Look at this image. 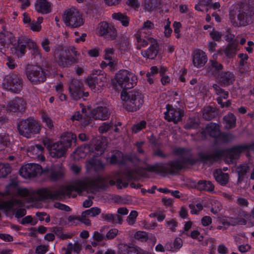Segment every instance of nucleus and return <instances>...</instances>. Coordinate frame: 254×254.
<instances>
[{"label": "nucleus", "mask_w": 254, "mask_h": 254, "mask_svg": "<svg viewBox=\"0 0 254 254\" xmlns=\"http://www.w3.org/2000/svg\"><path fill=\"white\" fill-rule=\"evenodd\" d=\"M108 185L107 180L103 177H99L95 180L88 179L76 180L71 185L61 188L59 190L52 192L49 189L42 188L36 190L32 189L18 187L16 189L17 195L23 197H28L29 201H41L44 199H58L67 196L75 197L76 192L80 194L83 190H86L91 191L93 188L104 189Z\"/></svg>", "instance_id": "1"}, {"label": "nucleus", "mask_w": 254, "mask_h": 254, "mask_svg": "<svg viewBox=\"0 0 254 254\" xmlns=\"http://www.w3.org/2000/svg\"><path fill=\"white\" fill-rule=\"evenodd\" d=\"M174 153L180 157L179 160L171 162L167 165L159 163L145 168L140 167L139 165L142 162L135 156H133L129 159V162L134 164L135 166L132 169H127L125 174L127 179L135 180L140 177H145L146 170L160 174H173L183 167L184 164L188 161L190 155L189 151L184 148H176Z\"/></svg>", "instance_id": "2"}, {"label": "nucleus", "mask_w": 254, "mask_h": 254, "mask_svg": "<svg viewBox=\"0 0 254 254\" xmlns=\"http://www.w3.org/2000/svg\"><path fill=\"white\" fill-rule=\"evenodd\" d=\"M121 98L124 108L128 111L134 112L142 106L143 100L141 94L137 91H123Z\"/></svg>", "instance_id": "3"}, {"label": "nucleus", "mask_w": 254, "mask_h": 254, "mask_svg": "<svg viewBox=\"0 0 254 254\" xmlns=\"http://www.w3.org/2000/svg\"><path fill=\"white\" fill-rule=\"evenodd\" d=\"M137 80V77L134 73L123 69L116 74L113 84L118 89H130L136 84Z\"/></svg>", "instance_id": "4"}, {"label": "nucleus", "mask_w": 254, "mask_h": 254, "mask_svg": "<svg viewBox=\"0 0 254 254\" xmlns=\"http://www.w3.org/2000/svg\"><path fill=\"white\" fill-rule=\"evenodd\" d=\"M251 2L254 4V0H251ZM253 14H254V11H253L252 7L245 4L241 7L238 11L237 20L232 12L230 14V19L235 27L246 26L251 22Z\"/></svg>", "instance_id": "5"}, {"label": "nucleus", "mask_w": 254, "mask_h": 254, "mask_svg": "<svg viewBox=\"0 0 254 254\" xmlns=\"http://www.w3.org/2000/svg\"><path fill=\"white\" fill-rule=\"evenodd\" d=\"M63 20L66 26L71 28H78L84 24L82 14L74 7H71L64 11Z\"/></svg>", "instance_id": "6"}, {"label": "nucleus", "mask_w": 254, "mask_h": 254, "mask_svg": "<svg viewBox=\"0 0 254 254\" xmlns=\"http://www.w3.org/2000/svg\"><path fill=\"white\" fill-rule=\"evenodd\" d=\"M17 128L19 134L26 138H30L32 135L38 133L41 129L38 122L30 118L19 122Z\"/></svg>", "instance_id": "7"}, {"label": "nucleus", "mask_w": 254, "mask_h": 254, "mask_svg": "<svg viewBox=\"0 0 254 254\" xmlns=\"http://www.w3.org/2000/svg\"><path fill=\"white\" fill-rule=\"evenodd\" d=\"M2 87L12 93H18L22 89L23 80L17 74H9L4 77Z\"/></svg>", "instance_id": "8"}, {"label": "nucleus", "mask_w": 254, "mask_h": 254, "mask_svg": "<svg viewBox=\"0 0 254 254\" xmlns=\"http://www.w3.org/2000/svg\"><path fill=\"white\" fill-rule=\"evenodd\" d=\"M69 50L68 48L63 46H58L54 49L53 57L55 62L60 67L70 66L69 60Z\"/></svg>", "instance_id": "9"}, {"label": "nucleus", "mask_w": 254, "mask_h": 254, "mask_svg": "<svg viewBox=\"0 0 254 254\" xmlns=\"http://www.w3.org/2000/svg\"><path fill=\"white\" fill-rule=\"evenodd\" d=\"M154 28V24L149 20L143 23L142 27L140 29L136 35L138 46L146 47L148 45L147 41L148 37H152V30Z\"/></svg>", "instance_id": "10"}, {"label": "nucleus", "mask_w": 254, "mask_h": 254, "mask_svg": "<svg viewBox=\"0 0 254 254\" xmlns=\"http://www.w3.org/2000/svg\"><path fill=\"white\" fill-rule=\"evenodd\" d=\"M202 133L204 134L205 136L208 134L214 138L219 137L223 142H228L234 138V136L232 134L221 133L219 126L213 123L208 124Z\"/></svg>", "instance_id": "11"}, {"label": "nucleus", "mask_w": 254, "mask_h": 254, "mask_svg": "<svg viewBox=\"0 0 254 254\" xmlns=\"http://www.w3.org/2000/svg\"><path fill=\"white\" fill-rule=\"evenodd\" d=\"M43 143L49 151L50 155L53 158H61L64 156L67 149L59 141L53 143L52 140L48 138L43 139Z\"/></svg>", "instance_id": "12"}, {"label": "nucleus", "mask_w": 254, "mask_h": 254, "mask_svg": "<svg viewBox=\"0 0 254 254\" xmlns=\"http://www.w3.org/2000/svg\"><path fill=\"white\" fill-rule=\"evenodd\" d=\"M109 78L107 74L102 73L97 76H90L87 79V84L94 92H100L107 83Z\"/></svg>", "instance_id": "13"}, {"label": "nucleus", "mask_w": 254, "mask_h": 254, "mask_svg": "<svg viewBox=\"0 0 254 254\" xmlns=\"http://www.w3.org/2000/svg\"><path fill=\"white\" fill-rule=\"evenodd\" d=\"M43 172L40 165L37 164H27L21 167L19 174L23 178L28 179L40 176Z\"/></svg>", "instance_id": "14"}, {"label": "nucleus", "mask_w": 254, "mask_h": 254, "mask_svg": "<svg viewBox=\"0 0 254 254\" xmlns=\"http://www.w3.org/2000/svg\"><path fill=\"white\" fill-rule=\"evenodd\" d=\"M69 93L71 98L78 100L82 97L83 85L82 83L76 79H71L68 84Z\"/></svg>", "instance_id": "15"}, {"label": "nucleus", "mask_w": 254, "mask_h": 254, "mask_svg": "<svg viewBox=\"0 0 254 254\" xmlns=\"http://www.w3.org/2000/svg\"><path fill=\"white\" fill-rule=\"evenodd\" d=\"M28 79L31 82L38 83L46 80V75L43 69L40 66H34L26 72Z\"/></svg>", "instance_id": "16"}, {"label": "nucleus", "mask_w": 254, "mask_h": 254, "mask_svg": "<svg viewBox=\"0 0 254 254\" xmlns=\"http://www.w3.org/2000/svg\"><path fill=\"white\" fill-rule=\"evenodd\" d=\"M26 46L29 50H32L37 47L38 45L33 41L26 39L23 37L19 38L17 41L13 44V48L16 52H19L22 55L25 54Z\"/></svg>", "instance_id": "17"}, {"label": "nucleus", "mask_w": 254, "mask_h": 254, "mask_svg": "<svg viewBox=\"0 0 254 254\" xmlns=\"http://www.w3.org/2000/svg\"><path fill=\"white\" fill-rule=\"evenodd\" d=\"M110 112L109 106L102 104L92 110L90 118L95 120H106L109 118Z\"/></svg>", "instance_id": "18"}, {"label": "nucleus", "mask_w": 254, "mask_h": 254, "mask_svg": "<svg viewBox=\"0 0 254 254\" xmlns=\"http://www.w3.org/2000/svg\"><path fill=\"white\" fill-rule=\"evenodd\" d=\"M167 111L164 113L165 119L169 122H173L175 124L180 121L183 116V112L179 109L174 108L170 105L166 106Z\"/></svg>", "instance_id": "19"}, {"label": "nucleus", "mask_w": 254, "mask_h": 254, "mask_svg": "<svg viewBox=\"0 0 254 254\" xmlns=\"http://www.w3.org/2000/svg\"><path fill=\"white\" fill-rule=\"evenodd\" d=\"M45 171L47 172L49 178L53 181L59 180L64 175V169L61 163L53 165Z\"/></svg>", "instance_id": "20"}, {"label": "nucleus", "mask_w": 254, "mask_h": 254, "mask_svg": "<svg viewBox=\"0 0 254 254\" xmlns=\"http://www.w3.org/2000/svg\"><path fill=\"white\" fill-rule=\"evenodd\" d=\"M26 102L22 98L16 97L7 105L8 112H22L26 108Z\"/></svg>", "instance_id": "21"}, {"label": "nucleus", "mask_w": 254, "mask_h": 254, "mask_svg": "<svg viewBox=\"0 0 254 254\" xmlns=\"http://www.w3.org/2000/svg\"><path fill=\"white\" fill-rule=\"evenodd\" d=\"M223 68V66L221 64L216 60H210L204 69L208 76H214L217 78L220 74V72Z\"/></svg>", "instance_id": "22"}, {"label": "nucleus", "mask_w": 254, "mask_h": 254, "mask_svg": "<svg viewBox=\"0 0 254 254\" xmlns=\"http://www.w3.org/2000/svg\"><path fill=\"white\" fill-rule=\"evenodd\" d=\"M147 41L151 45L150 47L146 50L141 52V54L143 57L150 59H154L158 53V43L157 41L152 37H148Z\"/></svg>", "instance_id": "23"}, {"label": "nucleus", "mask_w": 254, "mask_h": 254, "mask_svg": "<svg viewBox=\"0 0 254 254\" xmlns=\"http://www.w3.org/2000/svg\"><path fill=\"white\" fill-rule=\"evenodd\" d=\"M192 64L196 68L203 66L207 61V57L206 54L202 50L196 49L192 54Z\"/></svg>", "instance_id": "24"}, {"label": "nucleus", "mask_w": 254, "mask_h": 254, "mask_svg": "<svg viewBox=\"0 0 254 254\" xmlns=\"http://www.w3.org/2000/svg\"><path fill=\"white\" fill-rule=\"evenodd\" d=\"M216 79L221 85L227 86L234 82L235 76L233 73L228 71L221 72Z\"/></svg>", "instance_id": "25"}, {"label": "nucleus", "mask_w": 254, "mask_h": 254, "mask_svg": "<svg viewBox=\"0 0 254 254\" xmlns=\"http://www.w3.org/2000/svg\"><path fill=\"white\" fill-rule=\"evenodd\" d=\"M35 6L36 10L42 14H47L51 11V4L47 0H37Z\"/></svg>", "instance_id": "26"}, {"label": "nucleus", "mask_w": 254, "mask_h": 254, "mask_svg": "<svg viewBox=\"0 0 254 254\" xmlns=\"http://www.w3.org/2000/svg\"><path fill=\"white\" fill-rule=\"evenodd\" d=\"M76 139V135L71 132H66L64 133L59 141L60 143L64 145V147L67 149L70 147L73 142H75Z\"/></svg>", "instance_id": "27"}, {"label": "nucleus", "mask_w": 254, "mask_h": 254, "mask_svg": "<svg viewBox=\"0 0 254 254\" xmlns=\"http://www.w3.org/2000/svg\"><path fill=\"white\" fill-rule=\"evenodd\" d=\"M249 148L248 145H239L235 146L228 151L227 157L231 160L237 159L240 154Z\"/></svg>", "instance_id": "28"}, {"label": "nucleus", "mask_w": 254, "mask_h": 254, "mask_svg": "<svg viewBox=\"0 0 254 254\" xmlns=\"http://www.w3.org/2000/svg\"><path fill=\"white\" fill-rule=\"evenodd\" d=\"M23 205L22 200L16 198H12L9 200L0 202V209L9 210L14 206H21Z\"/></svg>", "instance_id": "29"}, {"label": "nucleus", "mask_w": 254, "mask_h": 254, "mask_svg": "<svg viewBox=\"0 0 254 254\" xmlns=\"http://www.w3.org/2000/svg\"><path fill=\"white\" fill-rule=\"evenodd\" d=\"M216 181L222 186L226 185L229 182V176L228 173H223L221 170H216L213 173Z\"/></svg>", "instance_id": "30"}, {"label": "nucleus", "mask_w": 254, "mask_h": 254, "mask_svg": "<svg viewBox=\"0 0 254 254\" xmlns=\"http://www.w3.org/2000/svg\"><path fill=\"white\" fill-rule=\"evenodd\" d=\"M95 143L94 148L96 151L95 153L96 155H100L103 152L107 146V140L106 138L101 137L93 141V143Z\"/></svg>", "instance_id": "31"}, {"label": "nucleus", "mask_w": 254, "mask_h": 254, "mask_svg": "<svg viewBox=\"0 0 254 254\" xmlns=\"http://www.w3.org/2000/svg\"><path fill=\"white\" fill-rule=\"evenodd\" d=\"M212 88L215 94L218 96L216 100L218 104H221V101L223 99H226L228 98L229 96V92L225 91L217 84H213Z\"/></svg>", "instance_id": "32"}, {"label": "nucleus", "mask_w": 254, "mask_h": 254, "mask_svg": "<svg viewBox=\"0 0 254 254\" xmlns=\"http://www.w3.org/2000/svg\"><path fill=\"white\" fill-rule=\"evenodd\" d=\"M86 116V109L82 108L81 113L78 111L72 116V120L80 121L83 125H86L89 123V119Z\"/></svg>", "instance_id": "33"}, {"label": "nucleus", "mask_w": 254, "mask_h": 254, "mask_svg": "<svg viewBox=\"0 0 254 254\" xmlns=\"http://www.w3.org/2000/svg\"><path fill=\"white\" fill-rule=\"evenodd\" d=\"M68 49L69 50V60L71 66L72 64L78 63L79 62L81 56L74 47H69Z\"/></svg>", "instance_id": "34"}, {"label": "nucleus", "mask_w": 254, "mask_h": 254, "mask_svg": "<svg viewBox=\"0 0 254 254\" xmlns=\"http://www.w3.org/2000/svg\"><path fill=\"white\" fill-rule=\"evenodd\" d=\"M32 151L35 156L34 157L37 158L40 161H44L45 157L43 154L44 148L41 145L36 144L32 147Z\"/></svg>", "instance_id": "35"}, {"label": "nucleus", "mask_w": 254, "mask_h": 254, "mask_svg": "<svg viewBox=\"0 0 254 254\" xmlns=\"http://www.w3.org/2000/svg\"><path fill=\"white\" fill-rule=\"evenodd\" d=\"M124 157L123 153L119 151H115L112 153L110 158L111 164H120L124 163Z\"/></svg>", "instance_id": "36"}, {"label": "nucleus", "mask_w": 254, "mask_h": 254, "mask_svg": "<svg viewBox=\"0 0 254 254\" xmlns=\"http://www.w3.org/2000/svg\"><path fill=\"white\" fill-rule=\"evenodd\" d=\"M225 127L226 128H232L235 127L236 118L232 113H229L224 117Z\"/></svg>", "instance_id": "37"}, {"label": "nucleus", "mask_w": 254, "mask_h": 254, "mask_svg": "<svg viewBox=\"0 0 254 254\" xmlns=\"http://www.w3.org/2000/svg\"><path fill=\"white\" fill-rule=\"evenodd\" d=\"M112 17L115 20L120 21L122 25L127 27L130 21L129 18L126 14L121 12L114 13Z\"/></svg>", "instance_id": "38"}, {"label": "nucleus", "mask_w": 254, "mask_h": 254, "mask_svg": "<svg viewBox=\"0 0 254 254\" xmlns=\"http://www.w3.org/2000/svg\"><path fill=\"white\" fill-rule=\"evenodd\" d=\"M87 165L96 171L102 170L104 168V164L101 161L97 158H93L87 161Z\"/></svg>", "instance_id": "39"}, {"label": "nucleus", "mask_w": 254, "mask_h": 254, "mask_svg": "<svg viewBox=\"0 0 254 254\" xmlns=\"http://www.w3.org/2000/svg\"><path fill=\"white\" fill-rule=\"evenodd\" d=\"M17 188V182L16 180H12L6 188L5 191L1 193V196L13 195Z\"/></svg>", "instance_id": "40"}, {"label": "nucleus", "mask_w": 254, "mask_h": 254, "mask_svg": "<svg viewBox=\"0 0 254 254\" xmlns=\"http://www.w3.org/2000/svg\"><path fill=\"white\" fill-rule=\"evenodd\" d=\"M101 216L103 220L107 221L110 223H122V217L119 215L115 216L114 214L111 213H102Z\"/></svg>", "instance_id": "41"}, {"label": "nucleus", "mask_w": 254, "mask_h": 254, "mask_svg": "<svg viewBox=\"0 0 254 254\" xmlns=\"http://www.w3.org/2000/svg\"><path fill=\"white\" fill-rule=\"evenodd\" d=\"M216 114L215 109L210 106H207L203 108L202 117L206 120H211L214 118Z\"/></svg>", "instance_id": "42"}, {"label": "nucleus", "mask_w": 254, "mask_h": 254, "mask_svg": "<svg viewBox=\"0 0 254 254\" xmlns=\"http://www.w3.org/2000/svg\"><path fill=\"white\" fill-rule=\"evenodd\" d=\"M197 188L199 190H203L208 191H213L214 186L210 181L201 180L197 183Z\"/></svg>", "instance_id": "43"}, {"label": "nucleus", "mask_w": 254, "mask_h": 254, "mask_svg": "<svg viewBox=\"0 0 254 254\" xmlns=\"http://www.w3.org/2000/svg\"><path fill=\"white\" fill-rule=\"evenodd\" d=\"M174 247L171 246V243H167L166 245V250L175 252L179 250L183 245V242L181 238H177L174 242Z\"/></svg>", "instance_id": "44"}, {"label": "nucleus", "mask_w": 254, "mask_h": 254, "mask_svg": "<svg viewBox=\"0 0 254 254\" xmlns=\"http://www.w3.org/2000/svg\"><path fill=\"white\" fill-rule=\"evenodd\" d=\"M250 167L247 164H243L237 167V172L239 176V181H242L244 176L247 173Z\"/></svg>", "instance_id": "45"}, {"label": "nucleus", "mask_w": 254, "mask_h": 254, "mask_svg": "<svg viewBox=\"0 0 254 254\" xmlns=\"http://www.w3.org/2000/svg\"><path fill=\"white\" fill-rule=\"evenodd\" d=\"M237 50V45L234 43H231L227 45L224 53L228 57L231 58L236 54Z\"/></svg>", "instance_id": "46"}, {"label": "nucleus", "mask_w": 254, "mask_h": 254, "mask_svg": "<svg viewBox=\"0 0 254 254\" xmlns=\"http://www.w3.org/2000/svg\"><path fill=\"white\" fill-rule=\"evenodd\" d=\"M199 125V118L197 117L189 118L185 126L186 128L191 129L197 127Z\"/></svg>", "instance_id": "47"}, {"label": "nucleus", "mask_w": 254, "mask_h": 254, "mask_svg": "<svg viewBox=\"0 0 254 254\" xmlns=\"http://www.w3.org/2000/svg\"><path fill=\"white\" fill-rule=\"evenodd\" d=\"M220 157V154L219 152H215L213 154H203L201 156V159L205 161L210 162L212 163L213 162L217 161Z\"/></svg>", "instance_id": "48"}, {"label": "nucleus", "mask_w": 254, "mask_h": 254, "mask_svg": "<svg viewBox=\"0 0 254 254\" xmlns=\"http://www.w3.org/2000/svg\"><path fill=\"white\" fill-rule=\"evenodd\" d=\"M110 25L106 22H101L98 27V34L101 36H105Z\"/></svg>", "instance_id": "49"}, {"label": "nucleus", "mask_w": 254, "mask_h": 254, "mask_svg": "<svg viewBox=\"0 0 254 254\" xmlns=\"http://www.w3.org/2000/svg\"><path fill=\"white\" fill-rule=\"evenodd\" d=\"M10 172L11 168L8 164H0V178L5 177Z\"/></svg>", "instance_id": "50"}, {"label": "nucleus", "mask_w": 254, "mask_h": 254, "mask_svg": "<svg viewBox=\"0 0 254 254\" xmlns=\"http://www.w3.org/2000/svg\"><path fill=\"white\" fill-rule=\"evenodd\" d=\"M117 35V32L116 28L114 26L110 25L108 29L107 34H105L104 37L111 40H114L116 38Z\"/></svg>", "instance_id": "51"}, {"label": "nucleus", "mask_w": 254, "mask_h": 254, "mask_svg": "<svg viewBox=\"0 0 254 254\" xmlns=\"http://www.w3.org/2000/svg\"><path fill=\"white\" fill-rule=\"evenodd\" d=\"M165 226L172 232H174L178 227V222L175 219H168L165 221Z\"/></svg>", "instance_id": "52"}, {"label": "nucleus", "mask_w": 254, "mask_h": 254, "mask_svg": "<svg viewBox=\"0 0 254 254\" xmlns=\"http://www.w3.org/2000/svg\"><path fill=\"white\" fill-rule=\"evenodd\" d=\"M115 51L114 48H106L104 50V59L106 61H114L113 59V57L114 55Z\"/></svg>", "instance_id": "53"}, {"label": "nucleus", "mask_w": 254, "mask_h": 254, "mask_svg": "<svg viewBox=\"0 0 254 254\" xmlns=\"http://www.w3.org/2000/svg\"><path fill=\"white\" fill-rule=\"evenodd\" d=\"M90 215L88 214L87 210L82 212L81 215L79 216V221L84 224L86 226H90L91 225V221L89 219Z\"/></svg>", "instance_id": "54"}, {"label": "nucleus", "mask_w": 254, "mask_h": 254, "mask_svg": "<svg viewBox=\"0 0 254 254\" xmlns=\"http://www.w3.org/2000/svg\"><path fill=\"white\" fill-rule=\"evenodd\" d=\"M238 57L240 59V69L241 70L242 69H244V70L247 69L246 66L247 65V61L249 58L248 56L246 54H240L238 55Z\"/></svg>", "instance_id": "55"}, {"label": "nucleus", "mask_w": 254, "mask_h": 254, "mask_svg": "<svg viewBox=\"0 0 254 254\" xmlns=\"http://www.w3.org/2000/svg\"><path fill=\"white\" fill-rule=\"evenodd\" d=\"M10 142V139L8 136L0 135V150L4 149L5 146H8Z\"/></svg>", "instance_id": "56"}, {"label": "nucleus", "mask_w": 254, "mask_h": 254, "mask_svg": "<svg viewBox=\"0 0 254 254\" xmlns=\"http://www.w3.org/2000/svg\"><path fill=\"white\" fill-rule=\"evenodd\" d=\"M138 216V213L135 210H132L129 215L127 217V221L129 225H133L135 221L137 216Z\"/></svg>", "instance_id": "57"}, {"label": "nucleus", "mask_w": 254, "mask_h": 254, "mask_svg": "<svg viewBox=\"0 0 254 254\" xmlns=\"http://www.w3.org/2000/svg\"><path fill=\"white\" fill-rule=\"evenodd\" d=\"M134 237L136 240L145 242L148 239V235L146 232L139 231L134 234Z\"/></svg>", "instance_id": "58"}, {"label": "nucleus", "mask_w": 254, "mask_h": 254, "mask_svg": "<svg viewBox=\"0 0 254 254\" xmlns=\"http://www.w3.org/2000/svg\"><path fill=\"white\" fill-rule=\"evenodd\" d=\"M41 45L46 52L48 53L51 51V41L48 38H44L41 41Z\"/></svg>", "instance_id": "59"}, {"label": "nucleus", "mask_w": 254, "mask_h": 254, "mask_svg": "<svg viewBox=\"0 0 254 254\" xmlns=\"http://www.w3.org/2000/svg\"><path fill=\"white\" fill-rule=\"evenodd\" d=\"M251 218V216L249 214L244 212L240 215V217L238 219L237 223L240 225H246L247 220Z\"/></svg>", "instance_id": "60"}, {"label": "nucleus", "mask_w": 254, "mask_h": 254, "mask_svg": "<svg viewBox=\"0 0 254 254\" xmlns=\"http://www.w3.org/2000/svg\"><path fill=\"white\" fill-rule=\"evenodd\" d=\"M146 123L144 121H142L134 125L132 127V130L134 133H137L140 131L141 129L146 127Z\"/></svg>", "instance_id": "61"}, {"label": "nucleus", "mask_w": 254, "mask_h": 254, "mask_svg": "<svg viewBox=\"0 0 254 254\" xmlns=\"http://www.w3.org/2000/svg\"><path fill=\"white\" fill-rule=\"evenodd\" d=\"M111 123L104 122L99 127V131L101 133H104L107 132L112 127Z\"/></svg>", "instance_id": "62"}, {"label": "nucleus", "mask_w": 254, "mask_h": 254, "mask_svg": "<svg viewBox=\"0 0 254 254\" xmlns=\"http://www.w3.org/2000/svg\"><path fill=\"white\" fill-rule=\"evenodd\" d=\"M109 184L111 186H114L116 185L118 188L122 189V188H126L128 184L125 182H123L120 179H118L116 182L111 180L109 182Z\"/></svg>", "instance_id": "63"}, {"label": "nucleus", "mask_w": 254, "mask_h": 254, "mask_svg": "<svg viewBox=\"0 0 254 254\" xmlns=\"http://www.w3.org/2000/svg\"><path fill=\"white\" fill-rule=\"evenodd\" d=\"M86 210L90 216L93 217L98 215L101 212V209L98 207H93Z\"/></svg>", "instance_id": "64"}]
</instances>
